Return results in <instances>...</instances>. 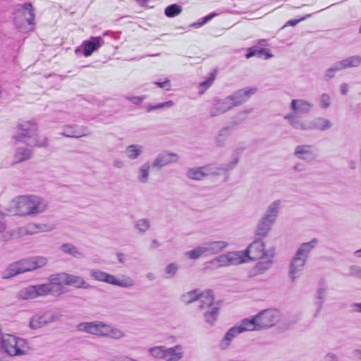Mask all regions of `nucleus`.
Segmentation results:
<instances>
[{
    "label": "nucleus",
    "instance_id": "obj_1",
    "mask_svg": "<svg viewBox=\"0 0 361 361\" xmlns=\"http://www.w3.org/2000/svg\"><path fill=\"white\" fill-rule=\"evenodd\" d=\"M16 129L17 132L13 136L15 140L28 146L37 147L47 146V138L44 135H38L36 123L31 121H25L19 123Z\"/></svg>",
    "mask_w": 361,
    "mask_h": 361
},
{
    "label": "nucleus",
    "instance_id": "obj_2",
    "mask_svg": "<svg viewBox=\"0 0 361 361\" xmlns=\"http://www.w3.org/2000/svg\"><path fill=\"white\" fill-rule=\"evenodd\" d=\"M31 348L26 339L10 334L0 332V360L3 355L10 357L21 356L30 353Z\"/></svg>",
    "mask_w": 361,
    "mask_h": 361
},
{
    "label": "nucleus",
    "instance_id": "obj_3",
    "mask_svg": "<svg viewBox=\"0 0 361 361\" xmlns=\"http://www.w3.org/2000/svg\"><path fill=\"white\" fill-rule=\"evenodd\" d=\"M47 259L43 257L25 258L11 264L2 273V278L7 279L18 274L31 271L45 266Z\"/></svg>",
    "mask_w": 361,
    "mask_h": 361
},
{
    "label": "nucleus",
    "instance_id": "obj_4",
    "mask_svg": "<svg viewBox=\"0 0 361 361\" xmlns=\"http://www.w3.org/2000/svg\"><path fill=\"white\" fill-rule=\"evenodd\" d=\"M16 215L27 216L44 212L47 204L43 200L35 195L20 196L15 199Z\"/></svg>",
    "mask_w": 361,
    "mask_h": 361
},
{
    "label": "nucleus",
    "instance_id": "obj_5",
    "mask_svg": "<svg viewBox=\"0 0 361 361\" xmlns=\"http://www.w3.org/2000/svg\"><path fill=\"white\" fill-rule=\"evenodd\" d=\"M280 204L281 201L276 200L267 207L265 214L259 219L255 231L256 237L263 239L268 235L273 224L276 220Z\"/></svg>",
    "mask_w": 361,
    "mask_h": 361
},
{
    "label": "nucleus",
    "instance_id": "obj_6",
    "mask_svg": "<svg viewBox=\"0 0 361 361\" xmlns=\"http://www.w3.org/2000/svg\"><path fill=\"white\" fill-rule=\"evenodd\" d=\"M49 295L59 296L61 295V291L53 289L52 284H49V283L30 285L20 290L18 293V298L20 300H31Z\"/></svg>",
    "mask_w": 361,
    "mask_h": 361
},
{
    "label": "nucleus",
    "instance_id": "obj_7",
    "mask_svg": "<svg viewBox=\"0 0 361 361\" xmlns=\"http://www.w3.org/2000/svg\"><path fill=\"white\" fill-rule=\"evenodd\" d=\"M199 309L206 310L204 313V319L207 324L213 325L217 320L219 315V306L214 301L212 290H207L206 299L202 300V303L199 305Z\"/></svg>",
    "mask_w": 361,
    "mask_h": 361
},
{
    "label": "nucleus",
    "instance_id": "obj_8",
    "mask_svg": "<svg viewBox=\"0 0 361 361\" xmlns=\"http://www.w3.org/2000/svg\"><path fill=\"white\" fill-rule=\"evenodd\" d=\"M244 251V255H246L247 260L253 261L268 255L274 250L265 251V244L262 241V238L257 237Z\"/></svg>",
    "mask_w": 361,
    "mask_h": 361
},
{
    "label": "nucleus",
    "instance_id": "obj_9",
    "mask_svg": "<svg viewBox=\"0 0 361 361\" xmlns=\"http://www.w3.org/2000/svg\"><path fill=\"white\" fill-rule=\"evenodd\" d=\"M260 330L274 326L281 319L280 312L276 309H267L256 314Z\"/></svg>",
    "mask_w": 361,
    "mask_h": 361
},
{
    "label": "nucleus",
    "instance_id": "obj_10",
    "mask_svg": "<svg viewBox=\"0 0 361 361\" xmlns=\"http://www.w3.org/2000/svg\"><path fill=\"white\" fill-rule=\"evenodd\" d=\"M102 37H91L90 39L85 40L82 44L75 49L76 55L82 54L84 56H90L93 52L98 50L104 44Z\"/></svg>",
    "mask_w": 361,
    "mask_h": 361
},
{
    "label": "nucleus",
    "instance_id": "obj_11",
    "mask_svg": "<svg viewBox=\"0 0 361 361\" xmlns=\"http://www.w3.org/2000/svg\"><path fill=\"white\" fill-rule=\"evenodd\" d=\"M57 319V315L51 310L41 312L31 317L29 326L32 329H38L55 322Z\"/></svg>",
    "mask_w": 361,
    "mask_h": 361
},
{
    "label": "nucleus",
    "instance_id": "obj_12",
    "mask_svg": "<svg viewBox=\"0 0 361 361\" xmlns=\"http://www.w3.org/2000/svg\"><path fill=\"white\" fill-rule=\"evenodd\" d=\"M92 134V132L87 126L77 124H68L63 126V131L60 135L71 138H80L87 137Z\"/></svg>",
    "mask_w": 361,
    "mask_h": 361
},
{
    "label": "nucleus",
    "instance_id": "obj_13",
    "mask_svg": "<svg viewBox=\"0 0 361 361\" xmlns=\"http://www.w3.org/2000/svg\"><path fill=\"white\" fill-rule=\"evenodd\" d=\"M256 92V87H245L235 91L232 94L228 96L227 98L232 107H234L245 102Z\"/></svg>",
    "mask_w": 361,
    "mask_h": 361
},
{
    "label": "nucleus",
    "instance_id": "obj_14",
    "mask_svg": "<svg viewBox=\"0 0 361 361\" xmlns=\"http://www.w3.org/2000/svg\"><path fill=\"white\" fill-rule=\"evenodd\" d=\"M77 328L80 331L103 336L104 334V329L106 328V324L99 321L81 322L78 325Z\"/></svg>",
    "mask_w": 361,
    "mask_h": 361
},
{
    "label": "nucleus",
    "instance_id": "obj_15",
    "mask_svg": "<svg viewBox=\"0 0 361 361\" xmlns=\"http://www.w3.org/2000/svg\"><path fill=\"white\" fill-rule=\"evenodd\" d=\"M232 108V105L229 102L227 97L225 99H215L213 100L212 105L209 110V114L211 117L218 116Z\"/></svg>",
    "mask_w": 361,
    "mask_h": 361
},
{
    "label": "nucleus",
    "instance_id": "obj_16",
    "mask_svg": "<svg viewBox=\"0 0 361 361\" xmlns=\"http://www.w3.org/2000/svg\"><path fill=\"white\" fill-rule=\"evenodd\" d=\"M178 160V155L177 154L164 151L157 156L152 166L161 169L169 164L176 162Z\"/></svg>",
    "mask_w": 361,
    "mask_h": 361
},
{
    "label": "nucleus",
    "instance_id": "obj_17",
    "mask_svg": "<svg viewBox=\"0 0 361 361\" xmlns=\"http://www.w3.org/2000/svg\"><path fill=\"white\" fill-rule=\"evenodd\" d=\"M306 261L307 259L302 256H298L295 253L289 265L288 276L291 281H294L295 279L298 278V274L302 270Z\"/></svg>",
    "mask_w": 361,
    "mask_h": 361
},
{
    "label": "nucleus",
    "instance_id": "obj_18",
    "mask_svg": "<svg viewBox=\"0 0 361 361\" xmlns=\"http://www.w3.org/2000/svg\"><path fill=\"white\" fill-rule=\"evenodd\" d=\"M314 146L310 145H297L295 148L293 154L298 159L306 161H312L316 158V154L313 151Z\"/></svg>",
    "mask_w": 361,
    "mask_h": 361
},
{
    "label": "nucleus",
    "instance_id": "obj_19",
    "mask_svg": "<svg viewBox=\"0 0 361 361\" xmlns=\"http://www.w3.org/2000/svg\"><path fill=\"white\" fill-rule=\"evenodd\" d=\"M290 108L295 114H307L312 111L313 104L302 99H292Z\"/></svg>",
    "mask_w": 361,
    "mask_h": 361
},
{
    "label": "nucleus",
    "instance_id": "obj_20",
    "mask_svg": "<svg viewBox=\"0 0 361 361\" xmlns=\"http://www.w3.org/2000/svg\"><path fill=\"white\" fill-rule=\"evenodd\" d=\"M207 295V290L204 292H200L198 289H195L182 295L181 300L184 303L187 305L190 304L196 300H199L201 304L202 300L206 299Z\"/></svg>",
    "mask_w": 361,
    "mask_h": 361
},
{
    "label": "nucleus",
    "instance_id": "obj_21",
    "mask_svg": "<svg viewBox=\"0 0 361 361\" xmlns=\"http://www.w3.org/2000/svg\"><path fill=\"white\" fill-rule=\"evenodd\" d=\"M67 274L68 273L66 272H60L51 274L49 277V284H52L53 289L61 290V295L65 293L63 288L61 287V285L66 286Z\"/></svg>",
    "mask_w": 361,
    "mask_h": 361
},
{
    "label": "nucleus",
    "instance_id": "obj_22",
    "mask_svg": "<svg viewBox=\"0 0 361 361\" xmlns=\"http://www.w3.org/2000/svg\"><path fill=\"white\" fill-rule=\"evenodd\" d=\"M332 126L331 122L325 118L317 117L310 121L307 124V130H317L324 131Z\"/></svg>",
    "mask_w": 361,
    "mask_h": 361
},
{
    "label": "nucleus",
    "instance_id": "obj_23",
    "mask_svg": "<svg viewBox=\"0 0 361 361\" xmlns=\"http://www.w3.org/2000/svg\"><path fill=\"white\" fill-rule=\"evenodd\" d=\"M66 279V286L83 289H91L94 288V286L86 282L82 276L68 274Z\"/></svg>",
    "mask_w": 361,
    "mask_h": 361
},
{
    "label": "nucleus",
    "instance_id": "obj_24",
    "mask_svg": "<svg viewBox=\"0 0 361 361\" xmlns=\"http://www.w3.org/2000/svg\"><path fill=\"white\" fill-rule=\"evenodd\" d=\"M183 357V348L180 345H176L171 348H165L164 360L166 361H178Z\"/></svg>",
    "mask_w": 361,
    "mask_h": 361
},
{
    "label": "nucleus",
    "instance_id": "obj_25",
    "mask_svg": "<svg viewBox=\"0 0 361 361\" xmlns=\"http://www.w3.org/2000/svg\"><path fill=\"white\" fill-rule=\"evenodd\" d=\"M228 245V243L219 240V241H209L206 242L203 244L205 253L209 255H216L223 251Z\"/></svg>",
    "mask_w": 361,
    "mask_h": 361
},
{
    "label": "nucleus",
    "instance_id": "obj_26",
    "mask_svg": "<svg viewBox=\"0 0 361 361\" xmlns=\"http://www.w3.org/2000/svg\"><path fill=\"white\" fill-rule=\"evenodd\" d=\"M258 324L259 323L255 315L250 318L243 319L238 327L240 330L241 333L246 331H259L260 327L258 326Z\"/></svg>",
    "mask_w": 361,
    "mask_h": 361
},
{
    "label": "nucleus",
    "instance_id": "obj_27",
    "mask_svg": "<svg viewBox=\"0 0 361 361\" xmlns=\"http://www.w3.org/2000/svg\"><path fill=\"white\" fill-rule=\"evenodd\" d=\"M252 56H257L259 58L264 57L265 59H271L274 55L270 52L268 49L260 48L257 49L255 47H250L247 49V51L245 54L246 59H250Z\"/></svg>",
    "mask_w": 361,
    "mask_h": 361
},
{
    "label": "nucleus",
    "instance_id": "obj_28",
    "mask_svg": "<svg viewBox=\"0 0 361 361\" xmlns=\"http://www.w3.org/2000/svg\"><path fill=\"white\" fill-rule=\"evenodd\" d=\"M341 70L358 67L361 64V56L358 55L347 57L337 61Z\"/></svg>",
    "mask_w": 361,
    "mask_h": 361
},
{
    "label": "nucleus",
    "instance_id": "obj_29",
    "mask_svg": "<svg viewBox=\"0 0 361 361\" xmlns=\"http://www.w3.org/2000/svg\"><path fill=\"white\" fill-rule=\"evenodd\" d=\"M317 243L318 240L313 238L310 242L302 243L296 252L297 255L307 259L310 252L317 245Z\"/></svg>",
    "mask_w": 361,
    "mask_h": 361
},
{
    "label": "nucleus",
    "instance_id": "obj_30",
    "mask_svg": "<svg viewBox=\"0 0 361 361\" xmlns=\"http://www.w3.org/2000/svg\"><path fill=\"white\" fill-rule=\"evenodd\" d=\"M18 6L23 9V14L25 17L26 21L29 25H34L35 14L32 4L30 2L23 4H19Z\"/></svg>",
    "mask_w": 361,
    "mask_h": 361
},
{
    "label": "nucleus",
    "instance_id": "obj_31",
    "mask_svg": "<svg viewBox=\"0 0 361 361\" xmlns=\"http://www.w3.org/2000/svg\"><path fill=\"white\" fill-rule=\"evenodd\" d=\"M284 119L288 120L291 126L296 130H307V124L304 123L295 114L285 115Z\"/></svg>",
    "mask_w": 361,
    "mask_h": 361
},
{
    "label": "nucleus",
    "instance_id": "obj_32",
    "mask_svg": "<svg viewBox=\"0 0 361 361\" xmlns=\"http://www.w3.org/2000/svg\"><path fill=\"white\" fill-rule=\"evenodd\" d=\"M274 255V252L272 251L270 254L266 256L267 257L266 259L260 260L256 264L255 269L258 274H262L271 267V265L273 263Z\"/></svg>",
    "mask_w": 361,
    "mask_h": 361
},
{
    "label": "nucleus",
    "instance_id": "obj_33",
    "mask_svg": "<svg viewBox=\"0 0 361 361\" xmlns=\"http://www.w3.org/2000/svg\"><path fill=\"white\" fill-rule=\"evenodd\" d=\"M32 151L31 149L23 147H17L14 154L16 159L15 163H20L28 160L32 157Z\"/></svg>",
    "mask_w": 361,
    "mask_h": 361
},
{
    "label": "nucleus",
    "instance_id": "obj_34",
    "mask_svg": "<svg viewBox=\"0 0 361 361\" xmlns=\"http://www.w3.org/2000/svg\"><path fill=\"white\" fill-rule=\"evenodd\" d=\"M231 130L232 127L231 126H226L219 130V132L215 137V141L218 147L224 146L226 140L231 135Z\"/></svg>",
    "mask_w": 361,
    "mask_h": 361
},
{
    "label": "nucleus",
    "instance_id": "obj_35",
    "mask_svg": "<svg viewBox=\"0 0 361 361\" xmlns=\"http://www.w3.org/2000/svg\"><path fill=\"white\" fill-rule=\"evenodd\" d=\"M90 276L95 281L106 282L110 284L113 276L99 269H92L90 271Z\"/></svg>",
    "mask_w": 361,
    "mask_h": 361
},
{
    "label": "nucleus",
    "instance_id": "obj_36",
    "mask_svg": "<svg viewBox=\"0 0 361 361\" xmlns=\"http://www.w3.org/2000/svg\"><path fill=\"white\" fill-rule=\"evenodd\" d=\"M245 251L243 252H231L227 254L229 264L237 265L247 261Z\"/></svg>",
    "mask_w": 361,
    "mask_h": 361
},
{
    "label": "nucleus",
    "instance_id": "obj_37",
    "mask_svg": "<svg viewBox=\"0 0 361 361\" xmlns=\"http://www.w3.org/2000/svg\"><path fill=\"white\" fill-rule=\"evenodd\" d=\"M113 279L110 281V284L118 286L122 288H130L134 286V281L129 276H123L122 279H116L113 276Z\"/></svg>",
    "mask_w": 361,
    "mask_h": 361
},
{
    "label": "nucleus",
    "instance_id": "obj_38",
    "mask_svg": "<svg viewBox=\"0 0 361 361\" xmlns=\"http://www.w3.org/2000/svg\"><path fill=\"white\" fill-rule=\"evenodd\" d=\"M61 250L64 253L76 258H80L83 256L82 253L78 250V247L71 243H64L61 245Z\"/></svg>",
    "mask_w": 361,
    "mask_h": 361
},
{
    "label": "nucleus",
    "instance_id": "obj_39",
    "mask_svg": "<svg viewBox=\"0 0 361 361\" xmlns=\"http://www.w3.org/2000/svg\"><path fill=\"white\" fill-rule=\"evenodd\" d=\"M240 333V330L238 329V326H233L228 329L222 340V345H224L223 348H226L229 345L232 339Z\"/></svg>",
    "mask_w": 361,
    "mask_h": 361
},
{
    "label": "nucleus",
    "instance_id": "obj_40",
    "mask_svg": "<svg viewBox=\"0 0 361 361\" xmlns=\"http://www.w3.org/2000/svg\"><path fill=\"white\" fill-rule=\"evenodd\" d=\"M103 337H109L114 339H119L124 337L125 334L120 329L111 327L106 324Z\"/></svg>",
    "mask_w": 361,
    "mask_h": 361
},
{
    "label": "nucleus",
    "instance_id": "obj_41",
    "mask_svg": "<svg viewBox=\"0 0 361 361\" xmlns=\"http://www.w3.org/2000/svg\"><path fill=\"white\" fill-rule=\"evenodd\" d=\"M183 7L177 4H172L164 9V14L168 18H174L181 13Z\"/></svg>",
    "mask_w": 361,
    "mask_h": 361
},
{
    "label": "nucleus",
    "instance_id": "obj_42",
    "mask_svg": "<svg viewBox=\"0 0 361 361\" xmlns=\"http://www.w3.org/2000/svg\"><path fill=\"white\" fill-rule=\"evenodd\" d=\"M202 171V166L190 168L187 171L186 176L191 180H200L204 178Z\"/></svg>",
    "mask_w": 361,
    "mask_h": 361
},
{
    "label": "nucleus",
    "instance_id": "obj_43",
    "mask_svg": "<svg viewBox=\"0 0 361 361\" xmlns=\"http://www.w3.org/2000/svg\"><path fill=\"white\" fill-rule=\"evenodd\" d=\"M151 166L149 163L147 162L140 168L137 178L140 183H146L148 181Z\"/></svg>",
    "mask_w": 361,
    "mask_h": 361
},
{
    "label": "nucleus",
    "instance_id": "obj_44",
    "mask_svg": "<svg viewBox=\"0 0 361 361\" xmlns=\"http://www.w3.org/2000/svg\"><path fill=\"white\" fill-rule=\"evenodd\" d=\"M142 152V147L139 145H131L126 148L128 157L131 159L137 158Z\"/></svg>",
    "mask_w": 361,
    "mask_h": 361
},
{
    "label": "nucleus",
    "instance_id": "obj_45",
    "mask_svg": "<svg viewBox=\"0 0 361 361\" xmlns=\"http://www.w3.org/2000/svg\"><path fill=\"white\" fill-rule=\"evenodd\" d=\"M240 154V151H239L238 149L235 150L233 152L234 158H233V161H231V162H229L227 164L221 165L220 166L221 171L226 172V171H228L233 169L235 168V166H236V164L239 161L238 155Z\"/></svg>",
    "mask_w": 361,
    "mask_h": 361
},
{
    "label": "nucleus",
    "instance_id": "obj_46",
    "mask_svg": "<svg viewBox=\"0 0 361 361\" xmlns=\"http://www.w3.org/2000/svg\"><path fill=\"white\" fill-rule=\"evenodd\" d=\"M202 171L204 172V176H208L212 175H219L221 170L220 166H218L216 164H209L205 166H202Z\"/></svg>",
    "mask_w": 361,
    "mask_h": 361
},
{
    "label": "nucleus",
    "instance_id": "obj_47",
    "mask_svg": "<svg viewBox=\"0 0 361 361\" xmlns=\"http://www.w3.org/2000/svg\"><path fill=\"white\" fill-rule=\"evenodd\" d=\"M209 263H210L215 267H221L230 265L227 254L221 255L214 258Z\"/></svg>",
    "mask_w": 361,
    "mask_h": 361
},
{
    "label": "nucleus",
    "instance_id": "obj_48",
    "mask_svg": "<svg viewBox=\"0 0 361 361\" xmlns=\"http://www.w3.org/2000/svg\"><path fill=\"white\" fill-rule=\"evenodd\" d=\"M174 104L173 102L171 100L166 101L162 103L157 104H149L145 106L146 111L151 112L154 110L164 109V108H170L173 106Z\"/></svg>",
    "mask_w": 361,
    "mask_h": 361
},
{
    "label": "nucleus",
    "instance_id": "obj_49",
    "mask_svg": "<svg viewBox=\"0 0 361 361\" xmlns=\"http://www.w3.org/2000/svg\"><path fill=\"white\" fill-rule=\"evenodd\" d=\"M203 254H205V250H204L203 244L200 246H197V247H195L194 249L185 252V255L189 259H198Z\"/></svg>",
    "mask_w": 361,
    "mask_h": 361
},
{
    "label": "nucleus",
    "instance_id": "obj_50",
    "mask_svg": "<svg viewBox=\"0 0 361 361\" xmlns=\"http://www.w3.org/2000/svg\"><path fill=\"white\" fill-rule=\"evenodd\" d=\"M150 227V222L147 219H139L135 223V228L142 233L146 232Z\"/></svg>",
    "mask_w": 361,
    "mask_h": 361
},
{
    "label": "nucleus",
    "instance_id": "obj_51",
    "mask_svg": "<svg viewBox=\"0 0 361 361\" xmlns=\"http://www.w3.org/2000/svg\"><path fill=\"white\" fill-rule=\"evenodd\" d=\"M164 346H154L149 348V352L154 357L164 359Z\"/></svg>",
    "mask_w": 361,
    "mask_h": 361
},
{
    "label": "nucleus",
    "instance_id": "obj_52",
    "mask_svg": "<svg viewBox=\"0 0 361 361\" xmlns=\"http://www.w3.org/2000/svg\"><path fill=\"white\" fill-rule=\"evenodd\" d=\"M215 77L216 74L214 73H210L209 77L200 83V88L203 91L207 90L213 84Z\"/></svg>",
    "mask_w": 361,
    "mask_h": 361
},
{
    "label": "nucleus",
    "instance_id": "obj_53",
    "mask_svg": "<svg viewBox=\"0 0 361 361\" xmlns=\"http://www.w3.org/2000/svg\"><path fill=\"white\" fill-rule=\"evenodd\" d=\"M340 71H341V68L339 67L338 63L337 62L335 63L334 64L332 65L331 67H330L329 68H328L326 71V73L324 75L325 80H329L333 78L335 76V73Z\"/></svg>",
    "mask_w": 361,
    "mask_h": 361
},
{
    "label": "nucleus",
    "instance_id": "obj_54",
    "mask_svg": "<svg viewBox=\"0 0 361 361\" xmlns=\"http://www.w3.org/2000/svg\"><path fill=\"white\" fill-rule=\"evenodd\" d=\"M331 97L327 93H323L319 98V106L322 109H326L331 106Z\"/></svg>",
    "mask_w": 361,
    "mask_h": 361
},
{
    "label": "nucleus",
    "instance_id": "obj_55",
    "mask_svg": "<svg viewBox=\"0 0 361 361\" xmlns=\"http://www.w3.org/2000/svg\"><path fill=\"white\" fill-rule=\"evenodd\" d=\"M178 270V266L175 263H170L167 265L165 269V273L167 276L165 277L166 279L172 278L176 273Z\"/></svg>",
    "mask_w": 361,
    "mask_h": 361
},
{
    "label": "nucleus",
    "instance_id": "obj_56",
    "mask_svg": "<svg viewBox=\"0 0 361 361\" xmlns=\"http://www.w3.org/2000/svg\"><path fill=\"white\" fill-rule=\"evenodd\" d=\"M349 275L361 279V267L358 265H352L349 267Z\"/></svg>",
    "mask_w": 361,
    "mask_h": 361
},
{
    "label": "nucleus",
    "instance_id": "obj_57",
    "mask_svg": "<svg viewBox=\"0 0 361 361\" xmlns=\"http://www.w3.org/2000/svg\"><path fill=\"white\" fill-rule=\"evenodd\" d=\"M126 99L131 102L133 104L135 105H140L146 98V95H141V96H126Z\"/></svg>",
    "mask_w": 361,
    "mask_h": 361
},
{
    "label": "nucleus",
    "instance_id": "obj_58",
    "mask_svg": "<svg viewBox=\"0 0 361 361\" xmlns=\"http://www.w3.org/2000/svg\"><path fill=\"white\" fill-rule=\"evenodd\" d=\"M326 287H320L317 289V292H316V297H315V299L317 300H322V301H324V298H325V295H326Z\"/></svg>",
    "mask_w": 361,
    "mask_h": 361
},
{
    "label": "nucleus",
    "instance_id": "obj_59",
    "mask_svg": "<svg viewBox=\"0 0 361 361\" xmlns=\"http://www.w3.org/2000/svg\"><path fill=\"white\" fill-rule=\"evenodd\" d=\"M323 304H324V301L315 300V301L314 302V305L315 306L316 309L313 314V317L317 318L319 317V315L321 312V310L323 307Z\"/></svg>",
    "mask_w": 361,
    "mask_h": 361
},
{
    "label": "nucleus",
    "instance_id": "obj_60",
    "mask_svg": "<svg viewBox=\"0 0 361 361\" xmlns=\"http://www.w3.org/2000/svg\"><path fill=\"white\" fill-rule=\"evenodd\" d=\"M312 16V14H307L305 15V16H302L299 19H291L290 20H288L285 25H284V27H286V26H295L298 23H300V21L302 20H304L305 19H307V18L310 17Z\"/></svg>",
    "mask_w": 361,
    "mask_h": 361
},
{
    "label": "nucleus",
    "instance_id": "obj_61",
    "mask_svg": "<svg viewBox=\"0 0 361 361\" xmlns=\"http://www.w3.org/2000/svg\"><path fill=\"white\" fill-rule=\"evenodd\" d=\"M154 84L160 88H164L166 90H169L171 89V83L169 79H166L163 82H154Z\"/></svg>",
    "mask_w": 361,
    "mask_h": 361
},
{
    "label": "nucleus",
    "instance_id": "obj_62",
    "mask_svg": "<svg viewBox=\"0 0 361 361\" xmlns=\"http://www.w3.org/2000/svg\"><path fill=\"white\" fill-rule=\"evenodd\" d=\"M218 14L216 13L213 12V13H211L207 15L206 16L202 18L201 19L206 24L207 23H208L209 20H211L212 18H214Z\"/></svg>",
    "mask_w": 361,
    "mask_h": 361
},
{
    "label": "nucleus",
    "instance_id": "obj_63",
    "mask_svg": "<svg viewBox=\"0 0 361 361\" xmlns=\"http://www.w3.org/2000/svg\"><path fill=\"white\" fill-rule=\"evenodd\" d=\"M324 361H338V357L336 355L331 353H329L324 357Z\"/></svg>",
    "mask_w": 361,
    "mask_h": 361
},
{
    "label": "nucleus",
    "instance_id": "obj_64",
    "mask_svg": "<svg viewBox=\"0 0 361 361\" xmlns=\"http://www.w3.org/2000/svg\"><path fill=\"white\" fill-rule=\"evenodd\" d=\"M348 85L347 83H342L340 86L341 93L343 95H345L348 92Z\"/></svg>",
    "mask_w": 361,
    "mask_h": 361
}]
</instances>
